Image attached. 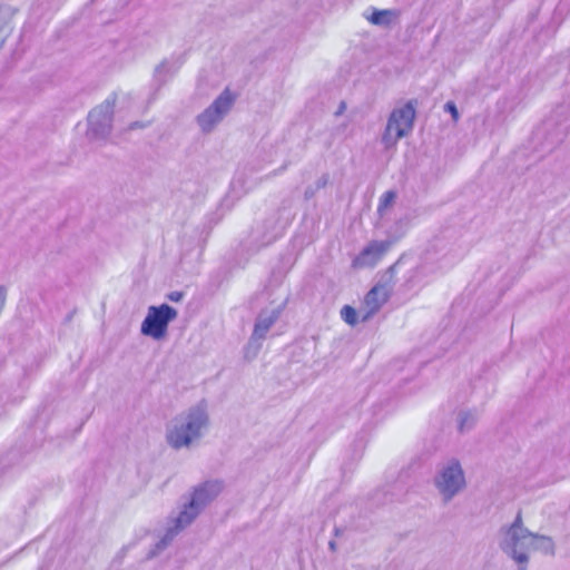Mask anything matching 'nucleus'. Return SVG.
Segmentation results:
<instances>
[{
    "label": "nucleus",
    "mask_w": 570,
    "mask_h": 570,
    "mask_svg": "<svg viewBox=\"0 0 570 570\" xmlns=\"http://www.w3.org/2000/svg\"><path fill=\"white\" fill-rule=\"evenodd\" d=\"M395 197H396V194L393 191V190H387L385 191L381 199H380V204L377 206V210L379 213H383L385 212L389 207H391L395 200Z\"/></svg>",
    "instance_id": "10"
},
{
    "label": "nucleus",
    "mask_w": 570,
    "mask_h": 570,
    "mask_svg": "<svg viewBox=\"0 0 570 570\" xmlns=\"http://www.w3.org/2000/svg\"><path fill=\"white\" fill-rule=\"evenodd\" d=\"M234 102V97L225 90L199 117L198 122L204 131H209L222 119Z\"/></svg>",
    "instance_id": "4"
},
{
    "label": "nucleus",
    "mask_w": 570,
    "mask_h": 570,
    "mask_svg": "<svg viewBox=\"0 0 570 570\" xmlns=\"http://www.w3.org/2000/svg\"><path fill=\"white\" fill-rule=\"evenodd\" d=\"M514 559L518 561V562H524L527 561V557L524 554H519V556H515Z\"/></svg>",
    "instance_id": "16"
},
{
    "label": "nucleus",
    "mask_w": 570,
    "mask_h": 570,
    "mask_svg": "<svg viewBox=\"0 0 570 570\" xmlns=\"http://www.w3.org/2000/svg\"><path fill=\"white\" fill-rule=\"evenodd\" d=\"M464 485V476L459 463H451L441 474L439 488L450 499Z\"/></svg>",
    "instance_id": "6"
},
{
    "label": "nucleus",
    "mask_w": 570,
    "mask_h": 570,
    "mask_svg": "<svg viewBox=\"0 0 570 570\" xmlns=\"http://www.w3.org/2000/svg\"><path fill=\"white\" fill-rule=\"evenodd\" d=\"M392 12L389 10H375L371 17L368 18L370 22L373 24H383L390 21Z\"/></svg>",
    "instance_id": "11"
},
{
    "label": "nucleus",
    "mask_w": 570,
    "mask_h": 570,
    "mask_svg": "<svg viewBox=\"0 0 570 570\" xmlns=\"http://www.w3.org/2000/svg\"><path fill=\"white\" fill-rule=\"evenodd\" d=\"M390 291L386 285L376 284L364 296L363 307L364 313L361 316L362 322L368 321L373 317L382 306L389 301Z\"/></svg>",
    "instance_id": "5"
},
{
    "label": "nucleus",
    "mask_w": 570,
    "mask_h": 570,
    "mask_svg": "<svg viewBox=\"0 0 570 570\" xmlns=\"http://www.w3.org/2000/svg\"><path fill=\"white\" fill-rule=\"evenodd\" d=\"M273 323V320L269 318V320H266V321H262V322H258L256 325H255V331L254 333L258 336H263L267 331L268 328L271 327Z\"/></svg>",
    "instance_id": "12"
},
{
    "label": "nucleus",
    "mask_w": 570,
    "mask_h": 570,
    "mask_svg": "<svg viewBox=\"0 0 570 570\" xmlns=\"http://www.w3.org/2000/svg\"><path fill=\"white\" fill-rule=\"evenodd\" d=\"M341 317L346 324L351 326H355L360 322L356 309L351 305H344L341 308Z\"/></svg>",
    "instance_id": "9"
},
{
    "label": "nucleus",
    "mask_w": 570,
    "mask_h": 570,
    "mask_svg": "<svg viewBox=\"0 0 570 570\" xmlns=\"http://www.w3.org/2000/svg\"><path fill=\"white\" fill-rule=\"evenodd\" d=\"M414 118L415 108L412 102L392 111L383 135V141L387 148L394 146L411 131Z\"/></svg>",
    "instance_id": "2"
},
{
    "label": "nucleus",
    "mask_w": 570,
    "mask_h": 570,
    "mask_svg": "<svg viewBox=\"0 0 570 570\" xmlns=\"http://www.w3.org/2000/svg\"><path fill=\"white\" fill-rule=\"evenodd\" d=\"M208 416L204 410L197 409L187 415L185 423L176 425L167 434V441L174 449L189 446L191 442L202 435V430L207 426Z\"/></svg>",
    "instance_id": "1"
},
{
    "label": "nucleus",
    "mask_w": 570,
    "mask_h": 570,
    "mask_svg": "<svg viewBox=\"0 0 570 570\" xmlns=\"http://www.w3.org/2000/svg\"><path fill=\"white\" fill-rule=\"evenodd\" d=\"M176 317L177 311L167 304L150 306L147 316L141 323L140 331L144 335L150 336L154 340H163L167 334L169 322Z\"/></svg>",
    "instance_id": "3"
},
{
    "label": "nucleus",
    "mask_w": 570,
    "mask_h": 570,
    "mask_svg": "<svg viewBox=\"0 0 570 570\" xmlns=\"http://www.w3.org/2000/svg\"><path fill=\"white\" fill-rule=\"evenodd\" d=\"M393 269H394V266H391V267L389 268V272L393 273Z\"/></svg>",
    "instance_id": "18"
},
{
    "label": "nucleus",
    "mask_w": 570,
    "mask_h": 570,
    "mask_svg": "<svg viewBox=\"0 0 570 570\" xmlns=\"http://www.w3.org/2000/svg\"><path fill=\"white\" fill-rule=\"evenodd\" d=\"M521 529V515L519 514L514 521V523L511 525L509 532L511 533V537L514 541V544L517 543L518 541V535H517V532L518 530Z\"/></svg>",
    "instance_id": "13"
},
{
    "label": "nucleus",
    "mask_w": 570,
    "mask_h": 570,
    "mask_svg": "<svg viewBox=\"0 0 570 570\" xmlns=\"http://www.w3.org/2000/svg\"><path fill=\"white\" fill-rule=\"evenodd\" d=\"M203 492H204V489H199V490L196 491L195 494H196L197 499H200Z\"/></svg>",
    "instance_id": "17"
},
{
    "label": "nucleus",
    "mask_w": 570,
    "mask_h": 570,
    "mask_svg": "<svg viewBox=\"0 0 570 570\" xmlns=\"http://www.w3.org/2000/svg\"><path fill=\"white\" fill-rule=\"evenodd\" d=\"M183 298L181 292H171L168 294V299L171 302H179Z\"/></svg>",
    "instance_id": "15"
},
{
    "label": "nucleus",
    "mask_w": 570,
    "mask_h": 570,
    "mask_svg": "<svg viewBox=\"0 0 570 570\" xmlns=\"http://www.w3.org/2000/svg\"><path fill=\"white\" fill-rule=\"evenodd\" d=\"M197 511H196V499H194L189 507L184 510L179 517L177 518V528L180 529L185 527L186 524L190 523L191 520L195 518Z\"/></svg>",
    "instance_id": "8"
},
{
    "label": "nucleus",
    "mask_w": 570,
    "mask_h": 570,
    "mask_svg": "<svg viewBox=\"0 0 570 570\" xmlns=\"http://www.w3.org/2000/svg\"><path fill=\"white\" fill-rule=\"evenodd\" d=\"M445 109L452 115L453 120L456 121L459 118V112L455 105L450 101L445 105Z\"/></svg>",
    "instance_id": "14"
},
{
    "label": "nucleus",
    "mask_w": 570,
    "mask_h": 570,
    "mask_svg": "<svg viewBox=\"0 0 570 570\" xmlns=\"http://www.w3.org/2000/svg\"><path fill=\"white\" fill-rule=\"evenodd\" d=\"M390 242H372L370 243L361 254L353 259L352 266L354 268H361L365 266H375L383 257V255L390 248Z\"/></svg>",
    "instance_id": "7"
}]
</instances>
